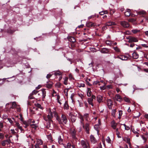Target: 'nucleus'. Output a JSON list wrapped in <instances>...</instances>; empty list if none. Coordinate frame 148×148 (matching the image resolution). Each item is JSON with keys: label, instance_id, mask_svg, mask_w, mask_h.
I'll use <instances>...</instances> for the list:
<instances>
[{"label": "nucleus", "instance_id": "obj_1", "mask_svg": "<svg viewBox=\"0 0 148 148\" xmlns=\"http://www.w3.org/2000/svg\"><path fill=\"white\" fill-rule=\"evenodd\" d=\"M54 113L55 115L56 116V119L58 121L59 123L60 124L61 127L62 128H64V124H65V115L64 114H62V116L61 118L59 117L58 116L57 114L55 112H54Z\"/></svg>", "mask_w": 148, "mask_h": 148}, {"label": "nucleus", "instance_id": "obj_2", "mask_svg": "<svg viewBox=\"0 0 148 148\" xmlns=\"http://www.w3.org/2000/svg\"><path fill=\"white\" fill-rule=\"evenodd\" d=\"M81 123H82V127L83 128L85 129V131L86 133L88 134H89V130H90V124L88 123H86L85 125L83 123H82V121H81Z\"/></svg>", "mask_w": 148, "mask_h": 148}, {"label": "nucleus", "instance_id": "obj_3", "mask_svg": "<svg viewBox=\"0 0 148 148\" xmlns=\"http://www.w3.org/2000/svg\"><path fill=\"white\" fill-rule=\"evenodd\" d=\"M81 143L83 148H90L89 143L87 140H82Z\"/></svg>", "mask_w": 148, "mask_h": 148}, {"label": "nucleus", "instance_id": "obj_4", "mask_svg": "<svg viewBox=\"0 0 148 148\" xmlns=\"http://www.w3.org/2000/svg\"><path fill=\"white\" fill-rule=\"evenodd\" d=\"M38 95L42 97V99H44L46 96V92L45 89H43L41 90L38 91Z\"/></svg>", "mask_w": 148, "mask_h": 148}, {"label": "nucleus", "instance_id": "obj_5", "mask_svg": "<svg viewBox=\"0 0 148 148\" xmlns=\"http://www.w3.org/2000/svg\"><path fill=\"white\" fill-rule=\"evenodd\" d=\"M126 39L128 40V42L130 43L132 42H136L138 41V39L135 37L129 36L126 38Z\"/></svg>", "mask_w": 148, "mask_h": 148}, {"label": "nucleus", "instance_id": "obj_6", "mask_svg": "<svg viewBox=\"0 0 148 148\" xmlns=\"http://www.w3.org/2000/svg\"><path fill=\"white\" fill-rule=\"evenodd\" d=\"M64 137L63 135L62 136H60L58 137V143L60 145H63L64 147H65L64 145Z\"/></svg>", "mask_w": 148, "mask_h": 148}, {"label": "nucleus", "instance_id": "obj_7", "mask_svg": "<svg viewBox=\"0 0 148 148\" xmlns=\"http://www.w3.org/2000/svg\"><path fill=\"white\" fill-rule=\"evenodd\" d=\"M120 24L124 28H128L130 26L129 24L127 22L125 21H121Z\"/></svg>", "mask_w": 148, "mask_h": 148}, {"label": "nucleus", "instance_id": "obj_8", "mask_svg": "<svg viewBox=\"0 0 148 148\" xmlns=\"http://www.w3.org/2000/svg\"><path fill=\"white\" fill-rule=\"evenodd\" d=\"M94 99H95V95H92L91 98H88V102L92 106H94V104L92 103V101Z\"/></svg>", "mask_w": 148, "mask_h": 148}, {"label": "nucleus", "instance_id": "obj_9", "mask_svg": "<svg viewBox=\"0 0 148 148\" xmlns=\"http://www.w3.org/2000/svg\"><path fill=\"white\" fill-rule=\"evenodd\" d=\"M107 103L109 109H112V106L113 105V102L110 99H108L107 100Z\"/></svg>", "mask_w": 148, "mask_h": 148}, {"label": "nucleus", "instance_id": "obj_10", "mask_svg": "<svg viewBox=\"0 0 148 148\" xmlns=\"http://www.w3.org/2000/svg\"><path fill=\"white\" fill-rule=\"evenodd\" d=\"M53 117V114L52 112H51V111H50L49 112V114H48V115L47 116V119H45V121H47L48 120H50V121H52V120H51V119Z\"/></svg>", "mask_w": 148, "mask_h": 148}, {"label": "nucleus", "instance_id": "obj_11", "mask_svg": "<svg viewBox=\"0 0 148 148\" xmlns=\"http://www.w3.org/2000/svg\"><path fill=\"white\" fill-rule=\"evenodd\" d=\"M71 133L73 138L75 139H76L77 138L75 136L76 131L74 129H72L71 130Z\"/></svg>", "mask_w": 148, "mask_h": 148}, {"label": "nucleus", "instance_id": "obj_12", "mask_svg": "<svg viewBox=\"0 0 148 148\" xmlns=\"http://www.w3.org/2000/svg\"><path fill=\"white\" fill-rule=\"evenodd\" d=\"M69 117L71 118V121L73 122H75L76 120V116L75 115H74L71 113H70L69 114Z\"/></svg>", "mask_w": 148, "mask_h": 148}, {"label": "nucleus", "instance_id": "obj_13", "mask_svg": "<svg viewBox=\"0 0 148 148\" xmlns=\"http://www.w3.org/2000/svg\"><path fill=\"white\" fill-rule=\"evenodd\" d=\"M114 99L117 101H121L122 100V98L118 94L116 95L114 98Z\"/></svg>", "mask_w": 148, "mask_h": 148}, {"label": "nucleus", "instance_id": "obj_14", "mask_svg": "<svg viewBox=\"0 0 148 148\" xmlns=\"http://www.w3.org/2000/svg\"><path fill=\"white\" fill-rule=\"evenodd\" d=\"M67 39L71 42H74L76 41V40L73 37L69 36L67 37Z\"/></svg>", "mask_w": 148, "mask_h": 148}, {"label": "nucleus", "instance_id": "obj_15", "mask_svg": "<svg viewBox=\"0 0 148 148\" xmlns=\"http://www.w3.org/2000/svg\"><path fill=\"white\" fill-rule=\"evenodd\" d=\"M103 97L100 95H98L97 97V101L99 103H100L103 102Z\"/></svg>", "mask_w": 148, "mask_h": 148}, {"label": "nucleus", "instance_id": "obj_16", "mask_svg": "<svg viewBox=\"0 0 148 148\" xmlns=\"http://www.w3.org/2000/svg\"><path fill=\"white\" fill-rule=\"evenodd\" d=\"M111 126L114 129H116L117 123H116L114 121H113L111 123Z\"/></svg>", "mask_w": 148, "mask_h": 148}, {"label": "nucleus", "instance_id": "obj_17", "mask_svg": "<svg viewBox=\"0 0 148 148\" xmlns=\"http://www.w3.org/2000/svg\"><path fill=\"white\" fill-rule=\"evenodd\" d=\"M96 25V24L95 23H93L91 22H88L86 24V26L87 27H90L93 26H95Z\"/></svg>", "mask_w": 148, "mask_h": 148}, {"label": "nucleus", "instance_id": "obj_18", "mask_svg": "<svg viewBox=\"0 0 148 148\" xmlns=\"http://www.w3.org/2000/svg\"><path fill=\"white\" fill-rule=\"evenodd\" d=\"M106 25L108 26H111L113 25H116V23L115 22L113 21H109L107 22L106 23Z\"/></svg>", "mask_w": 148, "mask_h": 148}, {"label": "nucleus", "instance_id": "obj_19", "mask_svg": "<svg viewBox=\"0 0 148 148\" xmlns=\"http://www.w3.org/2000/svg\"><path fill=\"white\" fill-rule=\"evenodd\" d=\"M53 83L51 82H47L46 84L47 88H51L52 86Z\"/></svg>", "mask_w": 148, "mask_h": 148}, {"label": "nucleus", "instance_id": "obj_20", "mask_svg": "<svg viewBox=\"0 0 148 148\" xmlns=\"http://www.w3.org/2000/svg\"><path fill=\"white\" fill-rule=\"evenodd\" d=\"M131 14V10L130 9H127L125 12V15L126 16H129Z\"/></svg>", "mask_w": 148, "mask_h": 148}, {"label": "nucleus", "instance_id": "obj_21", "mask_svg": "<svg viewBox=\"0 0 148 148\" xmlns=\"http://www.w3.org/2000/svg\"><path fill=\"white\" fill-rule=\"evenodd\" d=\"M138 56V55L135 52H134L132 54V57L134 59H137Z\"/></svg>", "mask_w": 148, "mask_h": 148}, {"label": "nucleus", "instance_id": "obj_22", "mask_svg": "<svg viewBox=\"0 0 148 148\" xmlns=\"http://www.w3.org/2000/svg\"><path fill=\"white\" fill-rule=\"evenodd\" d=\"M90 139L91 142L92 143H95L96 142L95 139L92 135L90 136Z\"/></svg>", "mask_w": 148, "mask_h": 148}, {"label": "nucleus", "instance_id": "obj_23", "mask_svg": "<svg viewBox=\"0 0 148 148\" xmlns=\"http://www.w3.org/2000/svg\"><path fill=\"white\" fill-rule=\"evenodd\" d=\"M61 73L59 71H57L54 73V75L55 76H60L59 80H60L62 78V76H61Z\"/></svg>", "mask_w": 148, "mask_h": 148}, {"label": "nucleus", "instance_id": "obj_24", "mask_svg": "<svg viewBox=\"0 0 148 148\" xmlns=\"http://www.w3.org/2000/svg\"><path fill=\"white\" fill-rule=\"evenodd\" d=\"M101 52L102 53H106L108 52V50L107 49L103 48L101 50Z\"/></svg>", "mask_w": 148, "mask_h": 148}, {"label": "nucleus", "instance_id": "obj_25", "mask_svg": "<svg viewBox=\"0 0 148 148\" xmlns=\"http://www.w3.org/2000/svg\"><path fill=\"white\" fill-rule=\"evenodd\" d=\"M137 13L138 14L141 15H145L146 14V12L144 10H141L137 12Z\"/></svg>", "mask_w": 148, "mask_h": 148}, {"label": "nucleus", "instance_id": "obj_26", "mask_svg": "<svg viewBox=\"0 0 148 148\" xmlns=\"http://www.w3.org/2000/svg\"><path fill=\"white\" fill-rule=\"evenodd\" d=\"M116 109H114L112 110L111 112V115L114 117H116Z\"/></svg>", "mask_w": 148, "mask_h": 148}, {"label": "nucleus", "instance_id": "obj_27", "mask_svg": "<svg viewBox=\"0 0 148 148\" xmlns=\"http://www.w3.org/2000/svg\"><path fill=\"white\" fill-rule=\"evenodd\" d=\"M128 59V57L125 55L121 56V59L123 60H126Z\"/></svg>", "mask_w": 148, "mask_h": 148}, {"label": "nucleus", "instance_id": "obj_28", "mask_svg": "<svg viewBox=\"0 0 148 148\" xmlns=\"http://www.w3.org/2000/svg\"><path fill=\"white\" fill-rule=\"evenodd\" d=\"M77 86L79 87H84L85 86V84L83 83H78Z\"/></svg>", "mask_w": 148, "mask_h": 148}, {"label": "nucleus", "instance_id": "obj_29", "mask_svg": "<svg viewBox=\"0 0 148 148\" xmlns=\"http://www.w3.org/2000/svg\"><path fill=\"white\" fill-rule=\"evenodd\" d=\"M87 95L88 97H90L91 95V89L90 88H88Z\"/></svg>", "mask_w": 148, "mask_h": 148}, {"label": "nucleus", "instance_id": "obj_30", "mask_svg": "<svg viewBox=\"0 0 148 148\" xmlns=\"http://www.w3.org/2000/svg\"><path fill=\"white\" fill-rule=\"evenodd\" d=\"M7 32L8 33L10 34H12L14 32V31L12 30L10 28H9L7 31Z\"/></svg>", "mask_w": 148, "mask_h": 148}, {"label": "nucleus", "instance_id": "obj_31", "mask_svg": "<svg viewBox=\"0 0 148 148\" xmlns=\"http://www.w3.org/2000/svg\"><path fill=\"white\" fill-rule=\"evenodd\" d=\"M99 13L100 15H102L105 14H106L108 13V11L107 10L103 11L101 12H100Z\"/></svg>", "mask_w": 148, "mask_h": 148}, {"label": "nucleus", "instance_id": "obj_32", "mask_svg": "<svg viewBox=\"0 0 148 148\" xmlns=\"http://www.w3.org/2000/svg\"><path fill=\"white\" fill-rule=\"evenodd\" d=\"M74 148V146H72L71 143H67L66 148Z\"/></svg>", "mask_w": 148, "mask_h": 148}, {"label": "nucleus", "instance_id": "obj_33", "mask_svg": "<svg viewBox=\"0 0 148 148\" xmlns=\"http://www.w3.org/2000/svg\"><path fill=\"white\" fill-rule=\"evenodd\" d=\"M30 126L31 127L33 128H34L35 129H36L37 127L36 124H30Z\"/></svg>", "mask_w": 148, "mask_h": 148}, {"label": "nucleus", "instance_id": "obj_34", "mask_svg": "<svg viewBox=\"0 0 148 148\" xmlns=\"http://www.w3.org/2000/svg\"><path fill=\"white\" fill-rule=\"evenodd\" d=\"M140 31V30H138L137 29H133L132 30V32L134 34H136Z\"/></svg>", "mask_w": 148, "mask_h": 148}, {"label": "nucleus", "instance_id": "obj_35", "mask_svg": "<svg viewBox=\"0 0 148 148\" xmlns=\"http://www.w3.org/2000/svg\"><path fill=\"white\" fill-rule=\"evenodd\" d=\"M16 117H17V118H18L21 121L23 120V118L22 116V115L21 114L19 115V117L18 116H16Z\"/></svg>", "mask_w": 148, "mask_h": 148}, {"label": "nucleus", "instance_id": "obj_36", "mask_svg": "<svg viewBox=\"0 0 148 148\" xmlns=\"http://www.w3.org/2000/svg\"><path fill=\"white\" fill-rule=\"evenodd\" d=\"M67 91H66V95H68V93L71 94L70 92H71L72 89L71 88H68L67 89Z\"/></svg>", "mask_w": 148, "mask_h": 148}, {"label": "nucleus", "instance_id": "obj_37", "mask_svg": "<svg viewBox=\"0 0 148 148\" xmlns=\"http://www.w3.org/2000/svg\"><path fill=\"white\" fill-rule=\"evenodd\" d=\"M119 119H120L121 118V116L123 114V112L122 110H119Z\"/></svg>", "mask_w": 148, "mask_h": 148}, {"label": "nucleus", "instance_id": "obj_38", "mask_svg": "<svg viewBox=\"0 0 148 148\" xmlns=\"http://www.w3.org/2000/svg\"><path fill=\"white\" fill-rule=\"evenodd\" d=\"M35 105L38 108L42 109V107H41V105L39 103H37V104H35Z\"/></svg>", "mask_w": 148, "mask_h": 148}, {"label": "nucleus", "instance_id": "obj_39", "mask_svg": "<svg viewBox=\"0 0 148 148\" xmlns=\"http://www.w3.org/2000/svg\"><path fill=\"white\" fill-rule=\"evenodd\" d=\"M123 99L126 102H130V99L128 98L125 97L123 98Z\"/></svg>", "mask_w": 148, "mask_h": 148}, {"label": "nucleus", "instance_id": "obj_40", "mask_svg": "<svg viewBox=\"0 0 148 148\" xmlns=\"http://www.w3.org/2000/svg\"><path fill=\"white\" fill-rule=\"evenodd\" d=\"M88 38L87 36H84V38H83V39H82L81 40L82 41H86L87 40V39Z\"/></svg>", "mask_w": 148, "mask_h": 148}, {"label": "nucleus", "instance_id": "obj_41", "mask_svg": "<svg viewBox=\"0 0 148 148\" xmlns=\"http://www.w3.org/2000/svg\"><path fill=\"white\" fill-rule=\"evenodd\" d=\"M66 63L67 64H71V59H67L66 61Z\"/></svg>", "mask_w": 148, "mask_h": 148}, {"label": "nucleus", "instance_id": "obj_42", "mask_svg": "<svg viewBox=\"0 0 148 148\" xmlns=\"http://www.w3.org/2000/svg\"><path fill=\"white\" fill-rule=\"evenodd\" d=\"M28 98L29 99H34L35 98L33 96V94L31 93L30 94L29 96L28 97Z\"/></svg>", "mask_w": 148, "mask_h": 148}, {"label": "nucleus", "instance_id": "obj_43", "mask_svg": "<svg viewBox=\"0 0 148 148\" xmlns=\"http://www.w3.org/2000/svg\"><path fill=\"white\" fill-rule=\"evenodd\" d=\"M125 127V129L126 130H129L130 129V127L129 126H127L125 124L123 125Z\"/></svg>", "mask_w": 148, "mask_h": 148}, {"label": "nucleus", "instance_id": "obj_44", "mask_svg": "<svg viewBox=\"0 0 148 148\" xmlns=\"http://www.w3.org/2000/svg\"><path fill=\"white\" fill-rule=\"evenodd\" d=\"M4 135L2 133H0V138L1 139H4Z\"/></svg>", "mask_w": 148, "mask_h": 148}, {"label": "nucleus", "instance_id": "obj_45", "mask_svg": "<svg viewBox=\"0 0 148 148\" xmlns=\"http://www.w3.org/2000/svg\"><path fill=\"white\" fill-rule=\"evenodd\" d=\"M107 26H108L107 25H106V24H105V25L104 26H103L102 27V30L103 31L106 30L107 29Z\"/></svg>", "mask_w": 148, "mask_h": 148}, {"label": "nucleus", "instance_id": "obj_46", "mask_svg": "<svg viewBox=\"0 0 148 148\" xmlns=\"http://www.w3.org/2000/svg\"><path fill=\"white\" fill-rule=\"evenodd\" d=\"M43 142L41 140H38L37 141V144H38V145H42V144Z\"/></svg>", "mask_w": 148, "mask_h": 148}, {"label": "nucleus", "instance_id": "obj_47", "mask_svg": "<svg viewBox=\"0 0 148 148\" xmlns=\"http://www.w3.org/2000/svg\"><path fill=\"white\" fill-rule=\"evenodd\" d=\"M114 50L117 52H119L120 50L117 47H115L114 48Z\"/></svg>", "mask_w": 148, "mask_h": 148}, {"label": "nucleus", "instance_id": "obj_48", "mask_svg": "<svg viewBox=\"0 0 148 148\" xmlns=\"http://www.w3.org/2000/svg\"><path fill=\"white\" fill-rule=\"evenodd\" d=\"M142 138H143V139L144 140L145 142H146L147 141V138L146 137V136H145L144 134L142 136Z\"/></svg>", "mask_w": 148, "mask_h": 148}, {"label": "nucleus", "instance_id": "obj_49", "mask_svg": "<svg viewBox=\"0 0 148 148\" xmlns=\"http://www.w3.org/2000/svg\"><path fill=\"white\" fill-rule=\"evenodd\" d=\"M1 144L2 146H5L6 145V143L4 140H3L1 141Z\"/></svg>", "mask_w": 148, "mask_h": 148}, {"label": "nucleus", "instance_id": "obj_50", "mask_svg": "<svg viewBox=\"0 0 148 148\" xmlns=\"http://www.w3.org/2000/svg\"><path fill=\"white\" fill-rule=\"evenodd\" d=\"M37 93H38V91H37L36 90H34L32 93V94H33V95H36Z\"/></svg>", "mask_w": 148, "mask_h": 148}, {"label": "nucleus", "instance_id": "obj_51", "mask_svg": "<svg viewBox=\"0 0 148 148\" xmlns=\"http://www.w3.org/2000/svg\"><path fill=\"white\" fill-rule=\"evenodd\" d=\"M129 22H130L132 23L135 22L136 21V20L133 18L130 19L128 20Z\"/></svg>", "mask_w": 148, "mask_h": 148}, {"label": "nucleus", "instance_id": "obj_52", "mask_svg": "<svg viewBox=\"0 0 148 148\" xmlns=\"http://www.w3.org/2000/svg\"><path fill=\"white\" fill-rule=\"evenodd\" d=\"M127 142L130 145H131V143L130 142V139L129 138H126Z\"/></svg>", "mask_w": 148, "mask_h": 148}, {"label": "nucleus", "instance_id": "obj_53", "mask_svg": "<svg viewBox=\"0 0 148 148\" xmlns=\"http://www.w3.org/2000/svg\"><path fill=\"white\" fill-rule=\"evenodd\" d=\"M32 119H29L27 121V124L29 125H30V124H31V123H32Z\"/></svg>", "mask_w": 148, "mask_h": 148}, {"label": "nucleus", "instance_id": "obj_54", "mask_svg": "<svg viewBox=\"0 0 148 148\" xmlns=\"http://www.w3.org/2000/svg\"><path fill=\"white\" fill-rule=\"evenodd\" d=\"M144 57L147 59L148 60V53H144Z\"/></svg>", "mask_w": 148, "mask_h": 148}, {"label": "nucleus", "instance_id": "obj_55", "mask_svg": "<svg viewBox=\"0 0 148 148\" xmlns=\"http://www.w3.org/2000/svg\"><path fill=\"white\" fill-rule=\"evenodd\" d=\"M52 74H48L47 75L46 78L48 79L50 78L52 76Z\"/></svg>", "mask_w": 148, "mask_h": 148}, {"label": "nucleus", "instance_id": "obj_56", "mask_svg": "<svg viewBox=\"0 0 148 148\" xmlns=\"http://www.w3.org/2000/svg\"><path fill=\"white\" fill-rule=\"evenodd\" d=\"M99 83H100V82L96 81L94 82L93 84L95 85H97V84H99Z\"/></svg>", "mask_w": 148, "mask_h": 148}, {"label": "nucleus", "instance_id": "obj_57", "mask_svg": "<svg viewBox=\"0 0 148 148\" xmlns=\"http://www.w3.org/2000/svg\"><path fill=\"white\" fill-rule=\"evenodd\" d=\"M8 120L9 121V122L12 125L13 124V121L10 118H8Z\"/></svg>", "mask_w": 148, "mask_h": 148}, {"label": "nucleus", "instance_id": "obj_58", "mask_svg": "<svg viewBox=\"0 0 148 148\" xmlns=\"http://www.w3.org/2000/svg\"><path fill=\"white\" fill-rule=\"evenodd\" d=\"M106 141L108 143H110L111 141L110 138L109 137L107 138V139H106Z\"/></svg>", "mask_w": 148, "mask_h": 148}, {"label": "nucleus", "instance_id": "obj_59", "mask_svg": "<svg viewBox=\"0 0 148 148\" xmlns=\"http://www.w3.org/2000/svg\"><path fill=\"white\" fill-rule=\"evenodd\" d=\"M69 108V106L68 105V103L66 102H65V108L66 109H68Z\"/></svg>", "mask_w": 148, "mask_h": 148}, {"label": "nucleus", "instance_id": "obj_60", "mask_svg": "<svg viewBox=\"0 0 148 148\" xmlns=\"http://www.w3.org/2000/svg\"><path fill=\"white\" fill-rule=\"evenodd\" d=\"M56 86H58L59 87H60L61 86L62 84L60 83H59L56 84Z\"/></svg>", "mask_w": 148, "mask_h": 148}, {"label": "nucleus", "instance_id": "obj_61", "mask_svg": "<svg viewBox=\"0 0 148 148\" xmlns=\"http://www.w3.org/2000/svg\"><path fill=\"white\" fill-rule=\"evenodd\" d=\"M23 123L24 124V125L28 124L27 123V122L26 121H22Z\"/></svg>", "mask_w": 148, "mask_h": 148}, {"label": "nucleus", "instance_id": "obj_62", "mask_svg": "<svg viewBox=\"0 0 148 148\" xmlns=\"http://www.w3.org/2000/svg\"><path fill=\"white\" fill-rule=\"evenodd\" d=\"M15 122L16 123V125L17 126V127L20 126V124L16 122V121H15Z\"/></svg>", "mask_w": 148, "mask_h": 148}, {"label": "nucleus", "instance_id": "obj_63", "mask_svg": "<svg viewBox=\"0 0 148 148\" xmlns=\"http://www.w3.org/2000/svg\"><path fill=\"white\" fill-rule=\"evenodd\" d=\"M142 46L144 47H148V46H147V45L144 44H142Z\"/></svg>", "mask_w": 148, "mask_h": 148}, {"label": "nucleus", "instance_id": "obj_64", "mask_svg": "<svg viewBox=\"0 0 148 148\" xmlns=\"http://www.w3.org/2000/svg\"><path fill=\"white\" fill-rule=\"evenodd\" d=\"M35 148H40L39 146V145L36 144L35 145Z\"/></svg>", "mask_w": 148, "mask_h": 148}]
</instances>
